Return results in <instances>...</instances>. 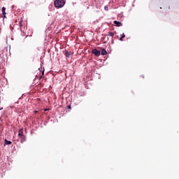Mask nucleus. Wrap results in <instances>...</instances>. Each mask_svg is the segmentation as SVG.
Masks as SVG:
<instances>
[{
	"instance_id": "f257e3e1",
	"label": "nucleus",
	"mask_w": 179,
	"mask_h": 179,
	"mask_svg": "<svg viewBox=\"0 0 179 179\" xmlns=\"http://www.w3.org/2000/svg\"><path fill=\"white\" fill-rule=\"evenodd\" d=\"M54 3L55 8H62L65 5V0H55Z\"/></svg>"
},
{
	"instance_id": "f03ea898",
	"label": "nucleus",
	"mask_w": 179,
	"mask_h": 179,
	"mask_svg": "<svg viewBox=\"0 0 179 179\" xmlns=\"http://www.w3.org/2000/svg\"><path fill=\"white\" fill-rule=\"evenodd\" d=\"M92 53L94 54L95 57H99V55H100L101 54V52L97 50L96 49H93L92 50Z\"/></svg>"
},
{
	"instance_id": "7ed1b4c3",
	"label": "nucleus",
	"mask_w": 179,
	"mask_h": 179,
	"mask_svg": "<svg viewBox=\"0 0 179 179\" xmlns=\"http://www.w3.org/2000/svg\"><path fill=\"white\" fill-rule=\"evenodd\" d=\"M2 17H6V8L3 7L1 9Z\"/></svg>"
},
{
	"instance_id": "20e7f679",
	"label": "nucleus",
	"mask_w": 179,
	"mask_h": 179,
	"mask_svg": "<svg viewBox=\"0 0 179 179\" xmlns=\"http://www.w3.org/2000/svg\"><path fill=\"white\" fill-rule=\"evenodd\" d=\"M114 24L117 27H121L122 26V23L118 22V21H114Z\"/></svg>"
},
{
	"instance_id": "39448f33",
	"label": "nucleus",
	"mask_w": 179,
	"mask_h": 179,
	"mask_svg": "<svg viewBox=\"0 0 179 179\" xmlns=\"http://www.w3.org/2000/svg\"><path fill=\"white\" fill-rule=\"evenodd\" d=\"M64 52H65V55H66V57H67V58H69V57H71V52H69L67 50H65Z\"/></svg>"
},
{
	"instance_id": "423d86ee",
	"label": "nucleus",
	"mask_w": 179,
	"mask_h": 179,
	"mask_svg": "<svg viewBox=\"0 0 179 179\" xmlns=\"http://www.w3.org/2000/svg\"><path fill=\"white\" fill-rule=\"evenodd\" d=\"M18 136L20 138L24 136V135L23 134V129H21L20 131H19V134H18Z\"/></svg>"
},
{
	"instance_id": "0eeeda50",
	"label": "nucleus",
	"mask_w": 179,
	"mask_h": 179,
	"mask_svg": "<svg viewBox=\"0 0 179 179\" xmlns=\"http://www.w3.org/2000/svg\"><path fill=\"white\" fill-rule=\"evenodd\" d=\"M21 138V143H23V142H24L26 141V136H22V137H20Z\"/></svg>"
},
{
	"instance_id": "6e6552de",
	"label": "nucleus",
	"mask_w": 179,
	"mask_h": 179,
	"mask_svg": "<svg viewBox=\"0 0 179 179\" xmlns=\"http://www.w3.org/2000/svg\"><path fill=\"white\" fill-rule=\"evenodd\" d=\"M101 55H107V51L106 50H102L101 51Z\"/></svg>"
},
{
	"instance_id": "1a4fd4ad",
	"label": "nucleus",
	"mask_w": 179,
	"mask_h": 179,
	"mask_svg": "<svg viewBox=\"0 0 179 179\" xmlns=\"http://www.w3.org/2000/svg\"><path fill=\"white\" fill-rule=\"evenodd\" d=\"M5 145H12V141H9L8 140H5Z\"/></svg>"
},
{
	"instance_id": "9d476101",
	"label": "nucleus",
	"mask_w": 179,
	"mask_h": 179,
	"mask_svg": "<svg viewBox=\"0 0 179 179\" xmlns=\"http://www.w3.org/2000/svg\"><path fill=\"white\" fill-rule=\"evenodd\" d=\"M108 36H109V37H114V32H108Z\"/></svg>"
},
{
	"instance_id": "9b49d317",
	"label": "nucleus",
	"mask_w": 179,
	"mask_h": 179,
	"mask_svg": "<svg viewBox=\"0 0 179 179\" xmlns=\"http://www.w3.org/2000/svg\"><path fill=\"white\" fill-rule=\"evenodd\" d=\"M122 38H125V34H122V36L120 38V41H123Z\"/></svg>"
},
{
	"instance_id": "f8f14e48",
	"label": "nucleus",
	"mask_w": 179,
	"mask_h": 179,
	"mask_svg": "<svg viewBox=\"0 0 179 179\" xmlns=\"http://www.w3.org/2000/svg\"><path fill=\"white\" fill-rule=\"evenodd\" d=\"M23 22V18H20V27H22V23Z\"/></svg>"
},
{
	"instance_id": "ddd939ff",
	"label": "nucleus",
	"mask_w": 179,
	"mask_h": 179,
	"mask_svg": "<svg viewBox=\"0 0 179 179\" xmlns=\"http://www.w3.org/2000/svg\"><path fill=\"white\" fill-rule=\"evenodd\" d=\"M105 10H108V6H105Z\"/></svg>"
},
{
	"instance_id": "4468645a",
	"label": "nucleus",
	"mask_w": 179,
	"mask_h": 179,
	"mask_svg": "<svg viewBox=\"0 0 179 179\" xmlns=\"http://www.w3.org/2000/svg\"><path fill=\"white\" fill-rule=\"evenodd\" d=\"M48 110H50V109L46 108L44 110V111H48Z\"/></svg>"
},
{
	"instance_id": "2eb2a0df",
	"label": "nucleus",
	"mask_w": 179,
	"mask_h": 179,
	"mask_svg": "<svg viewBox=\"0 0 179 179\" xmlns=\"http://www.w3.org/2000/svg\"><path fill=\"white\" fill-rule=\"evenodd\" d=\"M34 113H35V114H37V113H38V111L35 110Z\"/></svg>"
},
{
	"instance_id": "dca6fc26",
	"label": "nucleus",
	"mask_w": 179,
	"mask_h": 179,
	"mask_svg": "<svg viewBox=\"0 0 179 179\" xmlns=\"http://www.w3.org/2000/svg\"><path fill=\"white\" fill-rule=\"evenodd\" d=\"M69 108H71V106H69Z\"/></svg>"
}]
</instances>
